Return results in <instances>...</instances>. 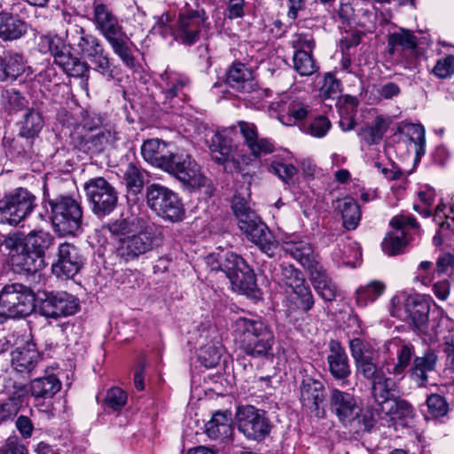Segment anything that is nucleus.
Listing matches in <instances>:
<instances>
[{
  "instance_id": "16",
  "label": "nucleus",
  "mask_w": 454,
  "mask_h": 454,
  "mask_svg": "<svg viewBox=\"0 0 454 454\" xmlns=\"http://www.w3.org/2000/svg\"><path fill=\"white\" fill-rule=\"evenodd\" d=\"M207 143L212 160L223 165L224 171L229 173L240 171V155L237 149L231 145L230 139L219 133L211 132Z\"/></svg>"
},
{
  "instance_id": "18",
  "label": "nucleus",
  "mask_w": 454,
  "mask_h": 454,
  "mask_svg": "<svg viewBox=\"0 0 454 454\" xmlns=\"http://www.w3.org/2000/svg\"><path fill=\"white\" fill-rule=\"evenodd\" d=\"M83 257L74 244L64 242L59 245L57 260L51 270L58 278H72L82 269Z\"/></svg>"
},
{
  "instance_id": "42",
  "label": "nucleus",
  "mask_w": 454,
  "mask_h": 454,
  "mask_svg": "<svg viewBox=\"0 0 454 454\" xmlns=\"http://www.w3.org/2000/svg\"><path fill=\"white\" fill-rule=\"evenodd\" d=\"M61 388V382L53 375L36 378L30 383V392L35 398H52Z\"/></svg>"
},
{
  "instance_id": "24",
  "label": "nucleus",
  "mask_w": 454,
  "mask_h": 454,
  "mask_svg": "<svg viewBox=\"0 0 454 454\" xmlns=\"http://www.w3.org/2000/svg\"><path fill=\"white\" fill-rule=\"evenodd\" d=\"M283 249L286 254L300 262L308 272L313 270L315 266L321 265L317 260L311 245L306 240H286L283 243Z\"/></svg>"
},
{
  "instance_id": "52",
  "label": "nucleus",
  "mask_w": 454,
  "mask_h": 454,
  "mask_svg": "<svg viewBox=\"0 0 454 454\" xmlns=\"http://www.w3.org/2000/svg\"><path fill=\"white\" fill-rule=\"evenodd\" d=\"M387 130V124L383 118L378 116L372 126L361 129L359 135L368 144H378Z\"/></svg>"
},
{
  "instance_id": "27",
  "label": "nucleus",
  "mask_w": 454,
  "mask_h": 454,
  "mask_svg": "<svg viewBox=\"0 0 454 454\" xmlns=\"http://www.w3.org/2000/svg\"><path fill=\"white\" fill-rule=\"evenodd\" d=\"M11 266L19 274H35L43 270L47 263L45 259L34 252L27 251L24 247L20 253H13L11 255Z\"/></svg>"
},
{
  "instance_id": "39",
  "label": "nucleus",
  "mask_w": 454,
  "mask_h": 454,
  "mask_svg": "<svg viewBox=\"0 0 454 454\" xmlns=\"http://www.w3.org/2000/svg\"><path fill=\"white\" fill-rule=\"evenodd\" d=\"M309 274L310 281L318 294L325 301H333L336 296V286L328 278L323 266H315L314 270Z\"/></svg>"
},
{
  "instance_id": "32",
  "label": "nucleus",
  "mask_w": 454,
  "mask_h": 454,
  "mask_svg": "<svg viewBox=\"0 0 454 454\" xmlns=\"http://www.w3.org/2000/svg\"><path fill=\"white\" fill-rule=\"evenodd\" d=\"M375 412L381 419L395 421L412 417L413 409L406 400L394 396L381 406L377 407Z\"/></svg>"
},
{
  "instance_id": "37",
  "label": "nucleus",
  "mask_w": 454,
  "mask_h": 454,
  "mask_svg": "<svg viewBox=\"0 0 454 454\" xmlns=\"http://www.w3.org/2000/svg\"><path fill=\"white\" fill-rule=\"evenodd\" d=\"M253 74L244 64L236 63L228 71L226 82L240 92H249L253 86Z\"/></svg>"
},
{
  "instance_id": "1",
  "label": "nucleus",
  "mask_w": 454,
  "mask_h": 454,
  "mask_svg": "<svg viewBox=\"0 0 454 454\" xmlns=\"http://www.w3.org/2000/svg\"><path fill=\"white\" fill-rule=\"evenodd\" d=\"M141 153L146 161L175 176L190 191L207 186L209 182L190 155L167 152L166 144L160 139L144 142Z\"/></svg>"
},
{
  "instance_id": "12",
  "label": "nucleus",
  "mask_w": 454,
  "mask_h": 454,
  "mask_svg": "<svg viewBox=\"0 0 454 454\" xmlns=\"http://www.w3.org/2000/svg\"><path fill=\"white\" fill-rule=\"evenodd\" d=\"M349 350L358 377L372 382L385 373L373 356V348L367 342L359 338H354L349 340Z\"/></svg>"
},
{
  "instance_id": "19",
  "label": "nucleus",
  "mask_w": 454,
  "mask_h": 454,
  "mask_svg": "<svg viewBox=\"0 0 454 454\" xmlns=\"http://www.w3.org/2000/svg\"><path fill=\"white\" fill-rule=\"evenodd\" d=\"M27 390L24 384L12 379L4 381V388L0 391V416L2 419L17 414L21 407Z\"/></svg>"
},
{
  "instance_id": "55",
  "label": "nucleus",
  "mask_w": 454,
  "mask_h": 454,
  "mask_svg": "<svg viewBox=\"0 0 454 454\" xmlns=\"http://www.w3.org/2000/svg\"><path fill=\"white\" fill-rule=\"evenodd\" d=\"M340 93V82L332 74H326L319 90L320 97L325 99L338 98Z\"/></svg>"
},
{
  "instance_id": "46",
  "label": "nucleus",
  "mask_w": 454,
  "mask_h": 454,
  "mask_svg": "<svg viewBox=\"0 0 454 454\" xmlns=\"http://www.w3.org/2000/svg\"><path fill=\"white\" fill-rule=\"evenodd\" d=\"M145 171L135 163L129 162L123 172V181L128 191L133 194L139 193L145 185Z\"/></svg>"
},
{
  "instance_id": "41",
  "label": "nucleus",
  "mask_w": 454,
  "mask_h": 454,
  "mask_svg": "<svg viewBox=\"0 0 454 454\" xmlns=\"http://www.w3.org/2000/svg\"><path fill=\"white\" fill-rule=\"evenodd\" d=\"M370 383L371 395L377 403V407L381 406V404H384L387 400L395 396L392 392L396 387L395 382L393 379L387 377L386 373L380 375Z\"/></svg>"
},
{
  "instance_id": "33",
  "label": "nucleus",
  "mask_w": 454,
  "mask_h": 454,
  "mask_svg": "<svg viewBox=\"0 0 454 454\" xmlns=\"http://www.w3.org/2000/svg\"><path fill=\"white\" fill-rule=\"evenodd\" d=\"M238 126L246 145L254 156L270 153L273 151V145L267 138L258 137L257 128L254 123L240 121L238 122Z\"/></svg>"
},
{
  "instance_id": "21",
  "label": "nucleus",
  "mask_w": 454,
  "mask_h": 454,
  "mask_svg": "<svg viewBox=\"0 0 454 454\" xmlns=\"http://www.w3.org/2000/svg\"><path fill=\"white\" fill-rule=\"evenodd\" d=\"M300 401L303 407L307 408L317 416L323 413L321 405L325 400V389L320 380L311 377L305 376L302 378L300 387Z\"/></svg>"
},
{
  "instance_id": "44",
  "label": "nucleus",
  "mask_w": 454,
  "mask_h": 454,
  "mask_svg": "<svg viewBox=\"0 0 454 454\" xmlns=\"http://www.w3.org/2000/svg\"><path fill=\"white\" fill-rule=\"evenodd\" d=\"M273 278L279 284L292 290L305 283L301 271L291 264L282 263L274 269Z\"/></svg>"
},
{
  "instance_id": "29",
  "label": "nucleus",
  "mask_w": 454,
  "mask_h": 454,
  "mask_svg": "<svg viewBox=\"0 0 454 454\" xmlns=\"http://www.w3.org/2000/svg\"><path fill=\"white\" fill-rule=\"evenodd\" d=\"M329 348L327 364L330 373L335 380H347L351 374V368L345 349L337 341H331Z\"/></svg>"
},
{
  "instance_id": "43",
  "label": "nucleus",
  "mask_w": 454,
  "mask_h": 454,
  "mask_svg": "<svg viewBox=\"0 0 454 454\" xmlns=\"http://www.w3.org/2000/svg\"><path fill=\"white\" fill-rule=\"evenodd\" d=\"M206 432L211 439L228 438L232 434L231 419L226 412L216 411L206 424Z\"/></svg>"
},
{
  "instance_id": "36",
  "label": "nucleus",
  "mask_w": 454,
  "mask_h": 454,
  "mask_svg": "<svg viewBox=\"0 0 454 454\" xmlns=\"http://www.w3.org/2000/svg\"><path fill=\"white\" fill-rule=\"evenodd\" d=\"M144 223H145V221L143 218L132 216L116 219L104 225L103 228L110 232L118 244L122 240V238H127L138 231Z\"/></svg>"
},
{
  "instance_id": "63",
  "label": "nucleus",
  "mask_w": 454,
  "mask_h": 454,
  "mask_svg": "<svg viewBox=\"0 0 454 454\" xmlns=\"http://www.w3.org/2000/svg\"><path fill=\"white\" fill-rule=\"evenodd\" d=\"M433 73L439 78H447L454 74V56L448 55L440 59L434 69Z\"/></svg>"
},
{
  "instance_id": "64",
  "label": "nucleus",
  "mask_w": 454,
  "mask_h": 454,
  "mask_svg": "<svg viewBox=\"0 0 454 454\" xmlns=\"http://www.w3.org/2000/svg\"><path fill=\"white\" fill-rule=\"evenodd\" d=\"M309 113V106L301 102H292L288 106L286 116L283 115V119L286 118L288 121L291 119L295 121L304 120Z\"/></svg>"
},
{
  "instance_id": "47",
  "label": "nucleus",
  "mask_w": 454,
  "mask_h": 454,
  "mask_svg": "<svg viewBox=\"0 0 454 454\" xmlns=\"http://www.w3.org/2000/svg\"><path fill=\"white\" fill-rule=\"evenodd\" d=\"M314 305L312 293L305 283L300 285L297 288L293 289L290 297L289 310L299 309L308 312Z\"/></svg>"
},
{
  "instance_id": "22",
  "label": "nucleus",
  "mask_w": 454,
  "mask_h": 454,
  "mask_svg": "<svg viewBox=\"0 0 454 454\" xmlns=\"http://www.w3.org/2000/svg\"><path fill=\"white\" fill-rule=\"evenodd\" d=\"M330 407L338 419L345 425L355 420L361 411L352 394L337 388L331 391Z\"/></svg>"
},
{
  "instance_id": "3",
  "label": "nucleus",
  "mask_w": 454,
  "mask_h": 454,
  "mask_svg": "<svg viewBox=\"0 0 454 454\" xmlns=\"http://www.w3.org/2000/svg\"><path fill=\"white\" fill-rule=\"evenodd\" d=\"M232 327L235 340L247 356L257 358L273 356L274 334L262 321L239 317Z\"/></svg>"
},
{
  "instance_id": "6",
  "label": "nucleus",
  "mask_w": 454,
  "mask_h": 454,
  "mask_svg": "<svg viewBox=\"0 0 454 454\" xmlns=\"http://www.w3.org/2000/svg\"><path fill=\"white\" fill-rule=\"evenodd\" d=\"M51 208V221L59 236L74 235L82 228V208L69 195H59L47 200Z\"/></svg>"
},
{
  "instance_id": "48",
  "label": "nucleus",
  "mask_w": 454,
  "mask_h": 454,
  "mask_svg": "<svg viewBox=\"0 0 454 454\" xmlns=\"http://www.w3.org/2000/svg\"><path fill=\"white\" fill-rule=\"evenodd\" d=\"M385 288L384 283L377 280H373L364 286H360L356 293V303L364 307L369 302H373L383 294Z\"/></svg>"
},
{
  "instance_id": "11",
  "label": "nucleus",
  "mask_w": 454,
  "mask_h": 454,
  "mask_svg": "<svg viewBox=\"0 0 454 454\" xmlns=\"http://www.w3.org/2000/svg\"><path fill=\"white\" fill-rule=\"evenodd\" d=\"M236 418L238 429L248 439L262 440L271 430V424L266 412L254 406L239 407Z\"/></svg>"
},
{
  "instance_id": "45",
  "label": "nucleus",
  "mask_w": 454,
  "mask_h": 454,
  "mask_svg": "<svg viewBox=\"0 0 454 454\" xmlns=\"http://www.w3.org/2000/svg\"><path fill=\"white\" fill-rule=\"evenodd\" d=\"M337 208L340 211L343 226L350 231L356 228L361 213L356 201L349 197L337 200Z\"/></svg>"
},
{
  "instance_id": "2",
  "label": "nucleus",
  "mask_w": 454,
  "mask_h": 454,
  "mask_svg": "<svg viewBox=\"0 0 454 454\" xmlns=\"http://www.w3.org/2000/svg\"><path fill=\"white\" fill-rule=\"evenodd\" d=\"M92 20L96 29L109 43L114 53L126 67H134L136 59L131 48L133 43L112 10L104 4H95Z\"/></svg>"
},
{
  "instance_id": "57",
  "label": "nucleus",
  "mask_w": 454,
  "mask_h": 454,
  "mask_svg": "<svg viewBox=\"0 0 454 454\" xmlns=\"http://www.w3.org/2000/svg\"><path fill=\"white\" fill-rule=\"evenodd\" d=\"M2 97L3 104L9 111L20 110L27 104L25 97L14 89L4 90Z\"/></svg>"
},
{
  "instance_id": "54",
  "label": "nucleus",
  "mask_w": 454,
  "mask_h": 454,
  "mask_svg": "<svg viewBox=\"0 0 454 454\" xmlns=\"http://www.w3.org/2000/svg\"><path fill=\"white\" fill-rule=\"evenodd\" d=\"M331 121L326 116L318 115L308 125H304L303 131L315 137H324L331 129Z\"/></svg>"
},
{
  "instance_id": "34",
  "label": "nucleus",
  "mask_w": 454,
  "mask_h": 454,
  "mask_svg": "<svg viewBox=\"0 0 454 454\" xmlns=\"http://www.w3.org/2000/svg\"><path fill=\"white\" fill-rule=\"evenodd\" d=\"M117 139V134L111 129L104 128L98 133L87 136L80 143V150L90 154H98Z\"/></svg>"
},
{
  "instance_id": "25",
  "label": "nucleus",
  "mask_w": 454,
  "mask_h": 454,
  "mask_svg": "<svg viewBox=\"0 0 454 454\" xmlns=\"http://www.w3.org/2000/svg\"><path fill=\"white\" fill-rule=\"evenodd\" d=\"M51 51L54 57V62L59 66L67 75L83 77L89 71L88 64L74 56L67 46H51Z\"/></svg>"
},
{
  "instance_id": "7",
  "label": "nucleus",
  "mask_w": 454,
  "mask_h": 454,
  "mask_svg": "<svg viewBox=\"0 0 454 454\" xmlns=\"http://www.w3.org/2000/svg\"><path fill=\"white\" fill-rule=\"evenodd\" d=\"M33 291L19 283L6 285L0 293V314L7 317L29 315L35 307Z\"/></svg>"
},
{
  "instance_id": "56",
  "label": "nucleus",
  "mask_w": 454,
  "mask_h": 454,
  "mask_svg": "<svg viewBox=\"0 0 454 454\" xmlns=\"http://www.w3.org/2000/svg\"><path fill=\"white\" fill-rule=\"evenodd\" d=\"M220 348L215 345L207 344L200 348L199 359L207 368L215 367L220 361Z\"/></svg>"
},
{
  "instance_id": "23",
  "label": "nucleus",
  "mask_w": 454,
  "mask_h": 454,
  "mask_svg": "<svg viewBox=\"0 0 454 454\" xmlns=\"http://www.w3.org/2000/svg\"><path fill=\"white\" fill-rule=\"evenodd\" d=\"M383 348L389 356L394 354L396 356V363L391 369H388V373L394 376L402 375L414 356V346L404 340L393 338L383 345Z\"/></svg>"
},
{
  "instance_id": "26",
  "label": "nucleus",
  "mask_w": 454,
  "mask_h": 454,
  "mask_svg": "<svg viewBox=\"0 0 454 454\" xmlns=\"http://www.w3.org/2000/svg\"><path fill=\"white\" fill-rule=\"evenodd\" d=\"M41 360L35 344L27 342L17 347L11 353V364L12 368L20 373H30Z\"/></svg>"
},
{
  "instance_id": "13",
  "label": "nucleus",
  "mask_w": 454,
  "mask_h": 454,
  "mask_svg": "<svg viewBox=\"0 0 454 454\" xmlns=\"http://www.w3.org/2000/svg\"><path fill=\"white\" fill-rule=\"evenodd\" d=\"M155 241L153 232L145 223L143 227L130 236L122 238V240L116 246V254L125 262L133 261L153 250Z\"/></svg>"
},
{
  "instance_id": "10",
  "label": "nucleus",
  "mask_w": 454,
  "mask_h": 454,
  "mask_svg": "<svg viewBox=\"0 0 454 454\" xmlns=\"http://www.w3.org/2000/svg\"><path fill=\"white\" fill-rule=\"evenodd\" d=\"M145 197L148 207L158 215L171 222L183 220L184 206L178 196L170 189L152 184L146 187Z\"/></svg>"
},
{
  "instance_id": "14",
  "label": "nucleus",
  "mask_w": 454,
  "mask_h": 454,
  "mask_svg": "<svg viewBox=\"0 0 454 454\" xmlns=\"http://www.w3.org/2000/svg\"><path fill=\"white\" fill-rule=\"evenodd\" d=\"M36 301L39 310L46 317L59 318L74 314L78 309L75 297L66 292H42Z\"/></svg>"
},
{
  "instance_id": "28",
  "label": "nucleus",
  "mask_w": 454,
  "mask_h": 454,
  "mask_svg": "<svg viewBox=\"0 0 454 454\" xmlns=\"http://www.w3.org/2000/svg\"><path fill=\"white\" fill-rule=\"evenodd\" d=\"M438 356L432 350H427L423 356H415L409 369V376L419 387H425L428 381V372H434L436 368Z\"/></svg>"
},
{
  "instance_id": "4",
  "label": "nucleus",
  "mask_w": 454,
  "mask_h": 454,
  "mask_svg": "<svg viewBox=\"0 0 454 454\" xmlns=\"http://www.w3.org/2000/svg\"><path fill=\"white\" fill-rule=\"evenodd\" d=\"M231 207L240 231L263 253L273 256V250L276 248L274 237L267 225L249 207L248 202L244 198L235 195Z\"/></svg>"
},
{
  "instance_id": "51",
  "label": "nucleus",
  "mask_w": 454,
  "mask_h": 454,
  "mask_svg": "<svg viewBox=\"0 0 454 454\" xmlns=\"http://www.w3.org/2000/svg\"><path fill=\"white\" fill-rule=\"evenodd\" d=\"M87 59H89V60L94 66L93 68L97 72L102 75L107 76L108 78L114 77V69L103 45L100 46L90 57H88Z\"/></svg>"
},
{
  "instance_id": "62",
  "label": "nucleus",
  "mask_w": 454,
  "mask_h": 454,
  "mask_svg": "<svg viewBox=\"0 0 454 454\" xmlns=\"http://www.w3.org/2000/svg\"><path fill=\"white\" fill-rule=\"evenodd\" d=\"M126 402L127 395L122 389L119 387H112L107 391L105 403L109 408H112L114 411L120 410L121 407L124 406Z\"/></svg>"
},
{
  "instance_id": "58",
  "label": "nucleus",
  "mask_w": 454,
  "mask_h": 454,
  "mask_svg": "<svg viewBox=\"0 0 454 454\" xmlns=\"http://www.w3.org/2000/svg\"><path fill=\"white\" fill-rule=\"evenodd\" d=\"M404 231H401V236L387 234L383 242L382 249L388 255L400 254L403 247L406 246L407 241L403 239Z\"/></svg>"
},
{
  "instance_id": "38",
  "label": "nucleus",
  "mask_w": 454,
  "mask_h": 454,
  "mask_svg": "<svg viewBox=\"0 0 454 454\" xmlns=\"http://www.w3.org/2000/svg\"><path fill=\"white\" fill-rule=\"evenodd\" d=\"M55 238L48 231L33 230L26 235L25 247L45 259L46 252L54 245Z\"/></svg>"
},
{
  "instance_id": "15",
  "label": "nucleus",
  "mask_w": 454,
  "mask_h": 454,
  "mask_svg": "<svg viewBox=\"0 0 454 454\" xmlns=\"http://www.w3.org/2000/svg\"><path fill=\"white\" fill-rule=\"evenodd\" d=\"M80 20L81 19L77 17H69L67 20L66 41L70 49L88 58L102 46V44L98 38L88 33L85 28L79 24Z\"/></svg>"
},
{
  "instance_id": "49",
  "label": "nucleus",
  "mask_w": 454,
  "mask_h": 454,
  "mask_svg": "<svg viewBox=\"0 0 454 454\" xmlns=\"http://www.w3.org/2000/svg\"><path fill=\"white\" fill-rule=\"evenodd\" d=\"M293 61L294 69L302 76L311 75L317 69L310 52L306 50L295 51Z\"/></svg>"
},
{
  "instance_id": "9",
  "label": "nucleus",
  "mask_w": 454,
  "mask_h": 454,
  "mask_svg": "<svg viewBox=\"0 0 454 454\" xmlns=\"http://www.w3.org/2000/svg\"><path fill=\"white\" fill-rule=\"evenodd\" d=\"M91 212L98 217L109 215L117 207L118 192L104 177H95L83 184Z\"/></svg>"
},
{
  "instance_id": "35",
  "label": "nucleus",
  "mask_w": 454,
  "mask_h": 454,
  "mask_svg": "<svg viewBox=\"0 0 454 454\" xmlns=\"http://www.w3.org/2000/svg\"><path fill=\"white\" fill-rule=\"evenodd\" d=\"M27 32V23L10 12H0V38L3 41H15Z\"/></svg>"
},
{
  "instance_id": "60",
  "label": "nucleus",
  "mask_w": 454,
  "mask_h": 454,
  "mask_svg": "<svg viewBox=\"0 0 454 454\" xmlns=\"http://www.w3.org/2000/svg\"><path fill=\"white\" fill-rule=\"evenodd\" d=\"M429 412L434 417H443L449 410L445 398L438 394H432L427 399Z\"/></svg>"
},
{
  "instance_id": "40",
  "label": "nucleus",
  "mask_w": 454,
  "mask_h": 454,
  "mask_svg": "<svg viewBox=\"0 0 454 454\" xmlns=\"http://www.w3.org/2000/svg\"><path fill=\"white\" fill-rule=\"evenodd\" d=\"M387 44L390 54L400 51L403 57L406 51L414 53L418 46L416 37L410 31L404 29L390 34Z\"/></svg>"
},
{
  "instance_id": "5",
  "label": "nucleus",
  "mask_w": 454,
  "mask_h": 454,
  "mask_svg": "<svg viewBox=\"0 0 454 454\" xmlns=\"http://www.w3.org/2000/svg\"><path fill=\"white\" fill-rule=\"evenodd\" d=\"M207 264L213 271H222L233 287L241 291H253L256 286L255 275L245 260L232 252L221 251L207 257Z\"/></svg>"
},
{
  "instance_id": "31",
  "label": "nucleus",
  "mask_w": 454,
  "mask_h": 454,
  "mask_svg": "<svg viewBox=\"0 0 454 454\" xmlns=\"http://www.w3.org/2000/svg\"><path fill=\"white\" fill-rule=\"evenodd\" d=\"M30 70L21 54L5 51L0 55V82H13L21 76L26 70Z\"/></svg>"
},
{
  "instance_id": "59",
  "label": "nucleus",
  "mask_w": 454,
  "mask_h": 454,
  "mask_svg": "<svg viewBox=\"0 0 454 454\" xmlns=\"http://www.w3.org/2000/svg\"><path fill=\"white\" fill-rule=\"evenodd\" d=\"M270 169L286 184H290L297 173V169L293 164H286L279 160H273L270 163Z\"/></svg>"
},
{
  "instance_id": "53",
  "label": "nucleus",
  "mask_w": 454,
  "mask_h": 454,
  "mask_svg": "<svg viewBox=\"0 0 454 454\" xmlns=\"http://www.w3.org/2000/svg\"><path fill=\"white\" fill-rule=\"evenodd\" d=\"M43 125L41 114L35 110H29L25 114L20 132L22 135L33 137L41 130Z\"/></svg>"
},
{
  "instance_id": "8",
  "label": "nucleus",
  "mask_w": 454,
  "mask_h": 454,
  "mask_svg": "<svg viewBox=\"0 0 454 454\" xmlns=\"http://www.w3.org/2000/svg\"><path fill=\"white\" fill-rule=\"evenodd\" d=\"M36 207V199L27 189L18 188L0 200V222L16 226L25 220Z\"/></svg>"
},
{
  "instance_id": "30",
  "label": "nucleus",
  "mask_w": 454,
  "mask_h": 454,
  "mask_svg": "<svg viewBox=\"0 0 454 454\" xmlns=\"http://www.w3.org/2000/svg\"><path fill=\"white\" fill-rule=\"evenodd\" d=\"M429 310L427 301L417 297H408L404 304V320L416 331L423 333L427 325Z\"/></svg>"
},
{
  "instance_id": "50",
  "label": "nucleus",
  "mask_w": 454,
  "mask_h": 454,
  "mask_svg": "<svg viewBox=\"0 0 454 454\" xmlns=\"http://www.w3.org/2000/svg\"><path fill=\"white\" fill-rule=\"evenodd\" d=\"M26 242V235L20 231L9 232L2 235L0 238V247L8 251L9 260L13 253H20V249H23Z\"/></svg>"
},
{
  "instance_id": "61",
  "label": "nucleus",
  "mask_w": 454,
  "mask_h": 454,
  "mask_svg": "<svg viewBox=\"0 0 454 454\" xmlns=\"http://www.w3.org/2000/svg\"><path fill=\"white\" fill-rule=\"evenodd\" d=\"M412 137L411 140L415 145V153H416V160H420L421 157L426 153V137H425V129L422 125L417 124L412 125Z\"/></svg>"
},
{
  "instance_id": "17",
  "label": "nucleus",
  "mask_w": 454,
  "mask_h": 454,
  "mask_svg": "<svg viewBox=\"0 0 454 454\" xmlns=\"http://www.w3.org/2000/svg\"><path fill=\"white\" fill-rule=\"evenodd\" d=\"M206 21L204 10H189L181 13L171 35L184 44H193L200 37L201 27Z\"/></svg>"
},
{
  "instance_id": "20",
  "label": "nucleus",
  "mask_w": 454,
  "mask_h": 454,
  "mask_svg": "<svg viewBox=\"0 0 454 454\" xmlns=\"http://www.w3.org/2000/svg\"><path fill=\"white\" fill-rule=\"evenodd\" d=\"M161 79L166 82L158 98L162 105V109L165 111L178 109L181 106L183 97L185 95L183 90L188 85L189 79L178 75H169L167 73L161 75Z\"/></svg>"
}]
</instances>
